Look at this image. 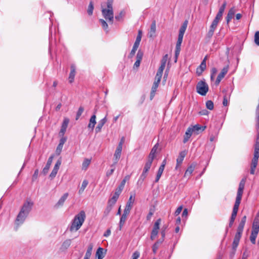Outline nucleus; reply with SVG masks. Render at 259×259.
I'll return each instance as SVG.
<instances>
[{
  "label": "nucleus",
  "instance_id": "f257e3e1",
  "mask_svg": "<svg viewBox=\"0 0 259 259\" xmlns=\"http://www.w3.org/2000/svg\"><path fill=\"white\" fill-rule=\"evenodd\" d=\"M246 179L245 178H243L239 183L235 202L233 206L232 213L230 218V219L232 220H235L237 216V214L239 209V206L241 203L242 196L243 193V190L244 189V186L246 182Z\"/></svg>",
  "mask_w": 259,
  "mask_h": 259
},
{
  "label": "nucleus",
  "instance_id": "f03ea898",
  "mask_svg": "<svg viewBox=\"0 0 259 259\" xmlns=\"http://www.w3.org/2000/svg\"><path fill=\"white\" fill-rule=\"evenodd\" d=\"M246 179L245 178H243L239 183L235 202L233 206L232 213L230 218V219L232 220H235L237 216V214L239 209V206L241 203L242 196L243 193V190L244 189V186L246 182Z\"/></svg>",
  "mask_w": 259,
  "mask_h": 259
},
{
  "label": "nucleus",
  "instance_id": "7ed1b4c3",
  "mask_svg": "<svg viewBox=\"0 0 259 259\" xmlns=\"http://www.w3.org/2000/svg\"><path fill=\"white\" fill-rule=\"evenodd\" d=\"M227 6L226 2H224L221 7L220 8L219 12L216 15L214 19L212 22L210 26L209 30L207 33V36L208 38H211L214 33V30L216 29L219 22L222 19L223 14Z\"/></svg>",
  "mask_w": 259,
  "mask_h": 259
},
{
  "label": "nucleus",
  "instance_id": "20e7f679",
  "mask_svg": "<svg viewBox=\"0 0 259 259\" xmlns=\"http://www.w3.org/2000/svg\"><path fill=\"white\" fill-rule=\"evenodd\" d=\"M85 217V213L83 210L80 211L77 214L72 220L69 228L70 231L74 232L78 230L84 223Z\"/></svg>",
  "mask_w": 259,
  "mask_h": 259
},
{
  "label": "nucleus",
  "instance_id": "39448f33",
  "mask_svg": "<svg viewBox=\"0 0 259 259\" xmlns=\"http://www.w3.org/2000/svg\"><path fill=\"white\" fill-rule=\"evenodd\" d=\"M188 24V21L186 20L181 26L179 33L178 40L177 41L175 53V63H177L178 56L181 51V46L183 41V36L186 30Z\"/></svg>",
  "mask_w": 259,
  "mask_h": 259
},
{
  "label": "nucleus",
  "instance_id": "423d86ee",
  "mask_svg": "<svg viewBox=\"0 0 259 259\" xmlns=\"http://www.w3.org/2000/svg\"><path fill=\"white\" fill-rule=\"evenodd\" d=\"M113 0H107V8H103L102 6V14L104 18L109 23L113 24L114 19V13L113 9Z\"/></svg>",
  "mask_w": 259,
  "mask_h": 259
},
{
  "label": "nucleus",
  "instance_id": "0eeeda50",
  "mask_svg": "<svg viewBox=\"0 0 259 259\" xmlns=\"http://www.w3.org/2000/svg\"><path fill=\"white\" fill-rule=\"evenodd\" d=\"M246 221V216L244 215L242 217L241 219V220L240 222L239 223V224L238 226L237 229V232L235 235L234 240L232 243V248L234 250H236V248L237 247L240 239L241 237L243 231L244 227Z\"/></svg>",
  "mask_w": 259,
  "mask_h": 259
},
{
  "label": "nucleus",
  "instance_id": "6e6552de",
  "mask_svg": "<svg viewBox=\"0 0 259 259\" xmlns=\"http://www.w3.org/2000/svg\"><path fill=\"white\" fill-rule=\"evenodd\" d=\"M162 77V64L159 66L158 68V70L156 73L155 78V81L153 83V84L152 85L151 93H150V100H152L154 97L155 96V93L157 91V89L158 87V85L159 84V83L161 80V78Z\"/></svg>",
  "mask_w": 259,
  "mask_h": 259
},
{
  "label": "nucleus",
  "instance_id": "1a4fd4ad",
  "mask_svg": "<svg viewBox=\"0 0 259 259\" xmlns=\"http://www.w3.org/2000/svg\"><path fill=\"white\" fill-rule=\"evenodd\" d=\"M196 90L198 94L205 96L208 91V86L204 81L201 80L197 83Z\"/></svg>",
  "mask_w": 259,
  "mask_h": 259
},
{
  "label": "nucleus",
  "instance_id": "9d476101",
  "mask_svg": "<svg viewBox=\"0 0 259 259\" xmlns=\"http://www.w3.org/2000/svg\"><path fill=\"white\" fill-rule=\"evenodd\" d=\"M160 219H158L154 225V227L152 231L150 237L151 240H154L158 234V230L159 229V225L160 224Z\"/></svg>",
  "mask_w": 259,
  "mask_h": 259
},
{
  "label": "nucleus",
  "instance_id": "9b49d317",
  "mask_svg": "<svg viewBox=\"0 0 259 259\" xmlns=\"http://www.w3.org/2000/svg\"><path fill=\"white\" fill-rule=\"evenodd\" d=\"M228 70H229V66L228 65L226 66L222 69V70H221V72L218 75L217 78L215 80V84L216 85H218L220 83L221 80L225 77L226 74L227 73Z\"/></svg>",
  "mask_w": 259,
  "mask_h": 259
},
{
  "label": "nucleus",
  "instance_id": "f8f14e48",
  "mask_svg": "<svg viewBox=\"0 0 259 259\" xmlns=\"http://www.w3.org/2000/svg\"><path fill=\"white\" fill-rule=\"evenodd\" d=\"M32 205L33 203L32 202L27 201L23 204L20 211L23 212L24 214L27 215L31 210Z\"/></svg>",
  "mask_w": 259,
  "mask_h": 259
},
{
  "label": "nucleus",
  "instance_id": "ddd939ff",
  "mask_svg": "<svg viewBox=\"0 0 259 259\" xmlns=\"http://www.w3.org/2000/svg\"><path fill=\"white\" fill-rule=\"evenodd\" d=\"M135 201V196L131 195L126 204L124 210L130 212Z\"/></svg>",
  "mask_w": 259,
  "mask_h": 259
},
{
  "label": "nucleus",
  "instance_id": "4468645a",
  "mask_svg": "<svg viewBox=\"0 0 259 259\" xmlns=\"http://www.w3.org/2000/svg\"><path fill=\"white\" fill-rule=\"evenodd\" d=\"M122 148L117 147L115 151V153L114 154V157H113V164L115 165L118 162L119 159L120 158L121 154V151H122Z\"/></svg>",
  "mask_w": 259,
  "mask_h": 259
},
{
  "label": "nucleus",
  "instance_id": "2eb2a0df",
  "mask_svg": "<svg viewBox=\"0 0 259 259\" xmlns=\"http://www.w3.org/2000/svg\"><path fill=\"white\" fill-rule=\"evenodd\" d=\"M69 119L68 118H65L63 120V122L62 123L61 128L60 130V131L59 132V136L60 137L64 136V135L65 134V133L66 131V128L68 126V124L69 123Z\"/></svg>",
  "mask_w": 259,
  "mask_h": 259
},
{
  "label": "nucleus",
  "instance_id": "dca6fc26",
  "mask_svg": "<svg viewBox=\"0 0 259 259\" xmlns=\"http://www.w3.org/2000/svg\"><path fill=\"white\" fill-rule=\"evenodd\" d=\"M130 212L127 211L126 210L123 211V213L121 215V217L120 219L119 222V230H121L122 226L124 225L128 215L129 214Z\"/></svg>",
  "mask_w": 259,
  "mask_h": 259
},
{
  "label": "nucleus",
  "instance_id": "f3484780",
  "mask_svg": "<svg viewBox=\"0 0 259 259\" xmlns=\"http://www.w3.org/2000/svg\"><path fill=\"white\" fill-rule=\"evenodd\" d=\"M139 39H140V36L136 38V40L134 44L133 49H132V50L130 53V57L131 58L133 57L135 55V53L139 47L140 42L141 41V40H139Z\"/></svg>",
  "mask_w": 259,
  "mask_h": 259
},
{
  "label": "nucleus",
  "instance_id": "a211bd4d",
  "mask_svg": "<svg viewBox=\"0 0 259 259\" xmlns=\"http://www.w3.org/2000/svg\"><path fill=\"white\" fill-rule=\"evenodd\" d=\"M156 21L153 20L151 25L150 29L148 34L149 37L152 38L156 35Z\"/></svg>",
  "mask_w": 259,
  "mask_h": 259
},
{
  "label": "nucleus",
  "instance_id": "6ab92c4d",
  "mask_svg": "<svg viewBox=\"0 0 259 259\" xmlns=\"http://www.w3.org/2000/svg\"><path fill=\"white\" fill-rule=\"evenodd\" d=\"M205 126H202L200 124H197L191 127L193 130V132L195 133L196 134H199V133L203 132L205 129Z\"/></svg>",
  "mask_w": 259,
  "mask_h": 259
},
{
  "label": "nucleus",
  "instance_id": "aec40b11",
  "mask_svg": "<svg viewBox=\"0 0 259 259\" xmlns=\"http://www.w3.org/2000/svg\"><path fill=\"white\" fill-rule=\"evenodd\" d=\"M252 231L258 232L259 231V212L255 218L253 224Z\"/></svg>",
  "mask_w": 259,
  "mask_h": 259
},
{
  "label": "nucleus",
  "instance_id": "412c9836",
  "mask_svg": "<svg viewBox=\"0 0 259 259\" xmlns=\"http://www.w3.org/2000/svg\"><path fill=\"white\" fill-rule=\"evenodd\" d=\"M27 215L24 214L23 212H22L21 211H20L19 213L16 220V223L17 225H19L23 223V222L24 221L25 218L26 217Z\"/></svg>",
  "mask_w": 259,
  "mask_h": 259
},
{
  "label": "nucleus",
  "instance_id": "4be33fe9",
  "mask_svg": "<svg viewBox=\"0 0 259 259\" xmlns=\"http://www.w3.org/2000/svg\"><path fill=\"white\" fill-rule=\"evenodd\" d=\"M107 122V119L106 117H105L103 119H101L97 126H96L95 128V132L96 133H99L101 131L102 127L104 126V125L105 124V123Z\"/></svg>",
  "mask_w": 259,
  "mask_h": 259
},
{
  "label": "nucleus",
  "instance_id": "5701e85b",
  "mask_svg": "<svg viewBox=\"0 0 259 259\" xmlns=\"http://www.w3.org/2000/svg\"><path fill=\"white\" fill-rule=\"evenodd\" d=\"M68 196V193H66L64 194V195L60 198V199L58 200L57 203L56 204L55 207H59L60 206H63L64 202L67 199Z\"/></svg>",
  "mask_w": 259,
  "mask_h": 259
},
{
  "label": "nucleus",
  "instance_id": "b1692460",
  "mask_svg": "<svg viewBox=\"0 0 259 259\" xmlns=\"http://www.w3.org/2000/svg\"><path fill=\"white\" fill-rule=\"evenodd\" d=\"M53 158H54V156L53 155H52L51 156L48 160V161H47V164L45 166V167L44 168L43 170H42V172L44 174H46L50 167V166L52 164V161H53Z\"/></svg>",
  "mask_w": 259,
  "mask_h": 259
},
{
  "label": "nucleus",
  "instance_id": "393cba45",
  "mask_svg": "<svg viewBox=\"0 0 259 259\" xmlns=\"http://www.w3.org/2000/svg\"><path fill=\"white\" fill-rule=\"evenodd\" d=\"M96 116L95 114H94L91 116V117L90 119V122H89L88 127L89 128L91 129L92 131H93L94 128L95 127V125L96 123Z\"/></svg>",
  "mask_w": 259,
  "mask_h": 259
},
{
  "label": "nucleus",
  "instance_id": "a878e982",
  "mask_svg": "<svg viewBox=\"0 0 259 259\" xmlns=\"http://www.w3.org/2000/svg\"><path fill=\"white\" fill-rule=\"evenodd\" d=\"M70 68H71V71H70V72L69 74L68 79H69V82L70 83H72L74 81L76 71H75V67L74 65H71Z\"/></svg>",
  "mask_w": 259,
  "mask_h": 259
},
{
  "label": "nucleus",
  "instance_id": "bb28decb",
  "mask_svg": "<svg viewBox=\"0 0 259 259\" xmlns=\"http://www.w3.org/2000/svg\"><path fill=\"white\" fill-rule=\"evenodd\" d=\"M119 195L114 193L113 196L108 201V205L113 207L116 203Z\"/></svg>",
  "mask_w": 259,
  "mask_h": 259
},
{
  "label": "nucleus",
  "instance_id": "cd10ccee",
  "mask_svg": "<svg viewBox=\"0 0 259 259\" xmlns=\"http://www.w3.org/2000/svg\"><path fill=\"white\" fill-rule=\"evenodd\" d=\"M193 130L191 129V127H189L186 131L184 135L183 142L186 143L192 136L193 133Z\"/></svg>",
  "mask_w": 259,
  "mask_h": 259
},
{
  "label": "nucleus",
  "instance_id": "c85d7f7f",
  "mask_svg": "<svg viewBox=\"0 0 259 259\" xmlns=\"http://www.w3.org/2000/svg\"><path fill=\"white\" fill-rule=\"evenodd\" d=\"M186 155V153L185 151H183L180 153L177 159V166L176 168L182 163L184 157Z\"/></svg>",
  "mask_w": 259,
  "mask_h": 259
},
{
  "label": "nucleus",
  "instance_id": "c756f323",
  "mask_svg": "<svg viewBox=\"0 0 259 259\" xmlns=\"http://www.w3.org/2000/svg\"><path fill=\"white\" fill-rule=\"evenodd\" d=\"M157 147H158V144H156L155 145V146L153 147V148L152 149L149 155V156H148V159L150 160H152L153 161V159H154V158L155 157V153L156 152V151H157Z\"/></svg>",
  "mask_w": 259,
  "mask_h": 259
},
{
  "label": "nucleus",
  "instance_id": "7c9ffc66",
  "mask_svg": "<svg viewBox=\"0 0 259 259\" xmlns=\"http://www.w3.org/2000/svg\"><path fill=\"white\" fill-rule=\"evenodd\" d=\"M96 256L98 259H103L105 256L104 249L102 247H99L96 251Z\"/></svg>",
  "mask_w": 259,
  "mask_h": 259
},
{
  "label": "nucleus",
  "instance_id": "2f4dec72",
  "mask_svg": "<svg viewBox=\"0 0 259 259\" xmlns=\"http://www.w3.org/2000/svg\"><path fill=\"white\" fill-rule=\"evenodd\" d=\"M195 167V165L194 164H191V165H190L187 169L186 171H185L184 176L185 177H189L193 172V171L194 170Z\"/></svg>",
  "mask_w": 259,
  "mask_h": 259
},
{
  "label": "nucleus",
  "instance_id": "473e14b6",
  "mask_svg": "<svg viewBox=\"0 0 259 259\" xmlns=\"http://www.w3.org/2000/svg\"><path fill=\"white\" fill-rule=\"evenodd\" d=\"M258 233V232L251 231V233L250 236V240L251 242L253 244H255V239Z\"/></svg>",
  "mask_w": 259,
  "mask_h": 259
},
{
  "label": "nucleus",
  "instance_id": "72a5a7b5",
  "mask_svg": "<svg viewBox=\"0 0 259 259\" xmlns=\"http://www.w3.org/2000/svg\"><path fill=\"white\" fill-rule=\"evenodd\" d=\"M88 183H89V182L87 180H83V181L82 182V183L81 184V187L78 191V193L79 194H81L83 192L84 189L88 186Z\"/></svg>",
  "mask_w": 259,
  "mask_h": 259
},
{
  "label": "nucleus",
  "instance_id": "f704fd0d",
  "mask_svg": "<svg viewBox=\"0 0 259 259\" xmlns=\"http://www.w3.org/2000/svg\"><path fill=\"white\" fill-rule=\"evenodd\" d=\"M94 9V4L92 1L90 2L88 8L87 13L89 16H92L93 13V10Z\"/></svg>",
  "mask_w": 259,
  "mask_h": 259
},
{
  "label": "nucleus",
  "instance_id": "c9c22d12",
  "mask_svg": "<svg viewBox=\"0 0 259 259\" xmlns=\"http://www.w3.org/2000/svg\"><path fill=\"white\" fill-rule=\"evenodd\" d=\"M91 159L85 158L82 164V169L86 170L91 163Z\"/></svg>",
  "mask_w": 259,
  "mask_h": 259
},
{
  "label": "nucleus",
  "instance_id": "e433bc0d",
  "mask_svg": "<svg viewBox=\"0 0 259 259\" xmlns=\"http://www.w3.org/2000/svg\"><path fill=\"white\" fill-rule=\"evenodd\" d=\"M152 161H153L148 159L147 162L146 163L145 165L144 166L143 171L146 173L148 171V170L150 168Z\"/></svg>",
  "mask_w": 259,
  "mask_h": 259
},
{
  "label": "nucleus",
  "instance_id": "4c0bfd02",
  "mask_svg": "<svg viewBox=\"0 0 259 259\" xmlns=\"http://www.w3.org/2000/svg\"><path fill=\"white\" fill-rule=\"evenodd\" d=\"M93 248V244L92 243H90L88 246V249L85 253V256L91 257Z\"/></svg>",
  "mask_w": 259,
  "mask_h": 259
},
{
  "label": "nucleus",
  "instance_id": "58836bf2",
  "mask_svg": "<svg viewBox=\"0 0 259 259\" xmlns=\"http://www.w3.org/2000/svg\"><path fill=\"white\" fill-rule=\"evenodd\" d=\"M125 12L124 11H121L118 15L115 16V18L117 21H122Z\"/></svg>",
  "mask_w": 259,
  "mask_h": 259
},
{
  "label": "nucleus",
  "instance_id": "ea45409f",
  "mask_svg": "<svg viewBox=\"0 0 259 259\" xmlns=\"http://www.w3.org/2000/svg\"><path fill=\"white\" fill-rule=\"evenodd\" d=\"M206 106L208 109L212 110L214 108L213 103L211 100H208L206 102Z\"/></svg>",
  "mask_w": 259,
  "mask_h": 259
},
{
  "label": "nucleus",
  "instance_id": "a19ab883",
  "mask_svg": "<svg viewBox=\"0 0 259 259\" xmlns=\"http://www.w3.org/2000/svg\"><path fill=\"white\" fill-rule=\"evenodd\" d=\"M83 111H84L83 107L82 106L79 107V108L77 112L76 120H77L79 118V117L81 116V115L83 113Z\"/></svg>",
  "mask_w": 259,
  "mask_h": 259
},
{
  "label": "nucleus",
  "instance_id": "79ce46f5",
  "mask_svg": "<svg viewBox=\"0 0 259 259\" xmlns=\"http://www.w3.org/2000/svg\"><path fill=\"white\" fill-rule=\"evenodd\" d=\"M206 57H205L204 59L201 62L200 65L198 66L199 68H200L202 70L204 71V70L206 68Z\"/></svg>",
  "mask_w": 259,
  "mask_h": 259
},
{
  "label": "nucleus",
  "instance_id": "37998d69",
  "mask_svg": "<svg viewBox=\"0 0 259 259\" xmlns=\"http://www.w3.org/2000/svg\"><path fill=\"white\" fill-rule=\"evenodd\" d=\"M99 21L101 23L102 26L103 28V29L107 31L108 25L106 22L102 19H100Z\"/></svg>",
  "mask_w": 259,
  "mask_h": 259
},
{
  "label": "nucleus",
  "instance_id": "c03bdc74",
  "mask_svg": "<svg viewBox=\"0 0 259 259\" xmlns=\"http://www.w3.org/2000/svg\"><path fill=\"white\" fill-rule=\"evenodd\" d=\"M160 243V242L158 241L153 245L152 251L154 254H155L156 253L157 250L159 247V244Z\"/></svg>",
  "mask_w": 259,
  "mask_h": 259
},
{
  "label": "nucleus",
  "instance_id": "a18cd8bd",
  "mask_svg": "<svg viewBox=\"0 0 259 259\" xmlns=\"http://www.w3.org/2000/svg\"><path fill=\"white\" fill-rule=\"evenodd\" d=\"M124 186L121 185V184L119 185V186L117 187V188L116 189V191L115 193L116 194H117L118 195H120V193H121L122 190L124 188Z\"/></svg>",
  "mask_w": 259,
  "mask_h": 259
},
{
  "label": "nucleus",
  "instance_id": "49530a36",
  "mask_svg": "<svg viewBox=\"0 0 259 259\" xmlns=\"http://www.w3.org/2000/svg\"><path fill=\"white\" fill-rule=\"evenodd\" d=\"M162 175V165H161L159 168V170L156 176V178L155 179V182H157L159 179L160 178V177Z\"/></svg>",
  "mask_w": 259,
  "mask_h": 259
},
{
  "label": "nucleus",
  "instance_id": "de8ad7c7",
  "mask_svg": "<svg viewBox=\"0 0 259 259\" xmlns=\"http://www.w3.org/2000/svg\"><path fill=\"white\" fill-rule=\"evenodd\" d=\"M249 255L250 251L247 249H245V251L243 253L242 259H247Z\"/></svg>",
  "mask_w": 259,
  "mask_h": 259
},
{
  "label": "nucleus",
  "instance_id": "09e8293b",
  "mask_svg": "<svg viewBox=\"0 0 259 259\" xmlns=\"http://www.w3.org/2000/svg\"><path fill=\"white\" fill-rule=\"evenodd\" d=\"M235 12V11L234 8H231L228 13L227 16L233 18L234 16Z\"/></svg>",
  "mask_w": 259,
  "mask_h": 259
},
{
  "label": "nucleus",
  "instance_id": "8fccbe9b",
  "mask_svg": "<svg viewBox=\"0 0 259 259\" xmlns=\"http://www.w3.org/2000/svg\"><path fill=\"white\" fill-rule=\"evenodd\" d=\"M217 72V69L216 68L213 67L211 70V75H210V78L211 80H213L214 79V77Z\"/></svg>",
  "mask_w": 259,
  "mask_h": 259
},
{
  "label": "nucleus",
  "instance_id": "3c124183",
  "mask_svg": "<svg viewBox=\"0 0 259 259\" xmlns=\"http://www.w3.org/2000/svg\"><path fill=\"white\" fill-rule=\"evenodd\" d=\"M254 42L256 45L259 46V31H256L254 34Z\"/></svg>",
  "mask_w": 259,
  "mask_h": 259
},
{
  "label": "nucleus",
  "instance_id": "603ef678",
  "mask_svg": "<svg viewBox=\"0 0 259 259\" xmlns=\"http://www.w3.org/2000/svg\"><path fill=\"white\" fill-rule=\"evenodd\" d=\"M112 207L107 205L106 208L104 212V215L105 216L108 215L109 214V213H110V212L111 211V210H112Z\"/></svg>",
  "mask_w": 259,
  "mask_h": 259
},
{
  "label": "nucleus",
  "instance_id": "864d4df0",
  "mask_svg": "<svg viewBox=\"0 0 259 259\" xmlns=\"http://www.w3.org/2000/svg\"><path fill=\"white\" fill-rule=\"evenodd\" d=\"M154 210L153 208H151L150 211L147 216V220H150L151 219V217L153 215L154 213Z\"/></svg>",
  "mask_w": 259,
  "mask_h": 259
},
{
  "label": "nucleus",
  "instance_id": "5fc2aeb1",
  "mask_svg": "<svg viewBox=\"0 0 259 259\" xmlns=\"http://www.w3.org/2000/svg\"><path fill=\"white\" fill-rule=\"evenodd\" d=\"M62 148H63V146L60 145L59 144L58 145V146L56 148V152L57 155H59L60 154V153L62 151Z\"/></svg>",
  "mask_w": 259,
  "mask_h": 259
},
{
  "label": "nucleus",
  "instance_id": "6e6d98bb",
  "mask_svg": "<svg viewBox=\"0 0 259 259\" xmlns=\"http://www.w3.org/2000/svg\"><path fill=\"white\" fill-rule=\"evenodd\" d=\"M143 53L141 51H138L137 54V60H139L140 61H141L142 58H143Z\"/></svg>",
  "mask_w": 259,
  "mask_h": 259
},
{
  "label": "nucleus",
  "instance_id": "4d7b16f0",
  "mask_svg": "<svg viewBox=\"0 0 259 259\" xmlns=\"http://www.w3.org/2000/svg\"><path fill=\"white\" fill-rule=\"evenodd\" d=\"M139 256L140 252L138 251H136L132 254V259H138Z\"/></svg>",
  "mask_w": 259,
  "mask_h": 259
},
{
  "label": "nucleus",
  "instance_id": "13d9d810",
  "mask_svg": "<svg viewBox=\"0 0 259 259\" xmlns=\"http://www.w3.org/2000/svg\"><path fill=\"white\" fill-rule=\"evenodd\" d=\"M61 164V161L60 160H58L56 162V164H55L53 169H55V170H57L58 171L59 168V167H60Z\"/></svg>",
  "mask_w": 259,
  "mask_h": 259
},
{
  "label": "nucleus",
  "instance_id": "bf43d9fd",
  "mask_svg": "<svg viewBox=\"0 0 259 259\" xmlns=\"http://www.w3.org/2000/svg\"><path fill=\"white\" fill-rule=\"evenodd\" d=\"M223 104L225 106H227L228 105V99L227 95L224 96Z\"/></svg>",
  "mask_w": 259,
  "mask_h": 259
},
{
  "label": "nucleus",
  "instance_id": "052dcab7",
  "mask_svg": "<svg viewBox=\"0 0 259 259\" xmlns=\"http://www.w3.org/2000/svg\"><path fill=\"white\" fill-rule=\"evenodd\" d=\"M38 170L36 169L35 170L34 173L32 178V181H34L35 180H36L37 179V178L38 177Z\"/></svg>",
  "mask_w": 259,
  "mask_h": 259
},
{
  "label": "nucleus",
  "instance_id": "680f3d73",
  "mask_svg": "<svg viewBox=\"0 0 259 259\" xmlns=\"http://www.w3.org/2000/svg\"><path fill=\"white\" fill-rule=\"evenodd\" d=\"M169 67H170V66H169V64H168L167 68V69H166V70L165 71L164 75V77H163V79H164V81L166 80V78H167V77L168 76Z\"/></svg>",
  "mask_w": 259,
  "mask_h": 259
},
{
  "label": "nucleus",
  "instance_id": "e2e57ef3",
  "mask_svg": "<svg viewBox=\"0 0 259 259\" xmlns=\"http://www.w3.org/2000/svg\"><path fill=\"white\" fill-rule=\"evenodd\" d=\"M66 140H67V138L66 137H64L63 136L62 137V138L60 140L59 144L63 146V145L66 142Z\"/></svg>",
  "mask_w": 259,
  "mask_h": 259
},
{
  "label": "nucleus",
  "instance_id": "0e129e2a",
  "mask_svg": "<svg viewBox=\"0 0 259 259\" xmlns=\"http://www.w3.org/2000/svg\"><path fill=\"white\" fill-rule=\"evenodd\" d=\"M199 114L201 115H208V111L206 110V109L202 110L201 111H199Z\"/></svg>",
  "mask_w": 259,
  "mask_h": 259
},
{
  "label": "nucleus",
  "instance_id": "69168bd1",
  "mask_svg": "<svg viewBox=\"0 0 259 259\" xmlns=\"http://www.w3.org/2000/svg\"><path fill=\"white\" fill-rule=\"evenodd\" d=\"M57 172H58V171L57 170L53 169L50 175V177L52 178H54L56 176V174H57Z\"/></svg>",
  "mask_w": 259,
  "mask_h": 259
},
{
  "label": "nucleus",
  "instance_id": "338daca9",
  "mask_svg": "<svg viewBox=\"0 0 259 259\" xmlns=\"http://www.w3.org/2000/svg\"><path fill=\"white\" fill-rule=\"evenodd\" d=\"M141 62V61H140L139 60H136V61L135 62V63L134 65V68H138L140 65Z\"/></svg>",
  "mask_w": 259,
  "mask_h": 259
},
{
  "label": "nucleus",
  "instance_id": "774afa93",
  "mask_svg": "<svg viewBox=\"0 0 259 259\" xmlns=\"http://www.w3.org/2000/svg\"><path fill=\"white\" fill-rule=\"evenodd\" d=\"M110 234H111V231L109 229H107V231L104 233V236L105 237H107L109 236H110Z\"/></svg>",
  "mask_w": 259,
  "mask_h": 259
}]
</instances>
